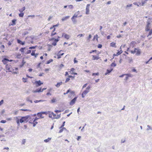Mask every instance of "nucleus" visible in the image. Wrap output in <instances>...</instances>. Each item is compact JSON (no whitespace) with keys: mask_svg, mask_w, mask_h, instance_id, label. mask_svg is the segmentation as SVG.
Listing matches in <instances>:
<instances>
[{"mask_svg":"<svg viewBox=\"0 0 152 152\" xmlns=\"http://www.w3.org/2000/svg\"><path fill=\"white\" fill-rule=\"evenodd\" d=\"M6 69L8 72H11L13 73L16 74L18 73V68L15 67L14 65L7 64Z\"/></svg>","mask_w":152,"mask_h":152,"instance_id":"obj_1","label":"nucleus"},{"mask_svg":"<svg viewBox=\"0 0 152 152\" xmlns=\"http://www.w3.org/2000/svg\"><path fill=\"white\" fill-rule=\"evenodd\" d=\"M29 116H26L24 117H22L20 120V122L21 123L27 122L28 119L29 118Z\"/></svg>","mask_w":152,"mask_h":152,"instance_id":"obj_2","label":"nucleus"},{"mask_svg":"<svg viewBox=\"0 0 152 152\" xmlns=\"http://www.w3.org/2000/svg\"><path fill=\"white\" fill-rule=\"evenodd\" d=\"M131 53L132 54L136 53V55L138 56L140 55L141 53L140 50L138 48H135L134 51L131 50Z\"/></svg>","mask_w":152,"mask_h":152,"instance_id":"obj_3","label":"nucleus"},{"mask_svg":"<svg viewBox=\"0 0 152 152\" xmlns=\"http://www.w3.org/2000/svg\"><path fill=\"white\" fill-rule=\"evenodd\" d=\"M90 88V86H88L86 88V90H85L82 94V96L83 98L88 93Z\"/></svg>","mask_w":152,"mask_h":152,"instance_id":"obj_4","label":"nucleus"},{"mask_svg":"<svg viewBox=\"0 0 152 152\" xmlns=\"http://www.w3.org/2000/svg\"><path fill=\"white\" fill-rule=\"evenodd\" d=\"M80 14V12L79 11H78L77 12H76L75 14L74 15L73 17L72 18V21L75 22H76V21L75 20V18L78 17H80L81 16H78V15Z\"/></svg>","mask_w":152,"mask_h":152,"instance_id":"obj_5","label":"nucleus"},{"mask_svg":"<svg viewBox=\"0 0 152 152\" xmlns=\"http://www.w3.org/2000/svg\"><path fill=\"white\" fill-rule=\"evenodd\" d=\"M43 114L47 115V113L45 112H41L38 113L37 115L39 118H44V116L42 115Z\"/></svg>","mask_w":152,"mask_h":152,"instance_id":"obj_6","label":"nucleus"},{"mask_svg":"<svg viewBox=\"0 0 152 152\" xmlns=\"http://www.w3.org/2000/svg\"><path fill=\"white\" fill-rule=\"evenodd\" d=\"M151 24L149 21H148L147 23V25L145 27V31H148L150 30Z\"/></svg>","mask_w":152,"mask_h":152,"instance_id":"obj_7","label":"nucleus"},{"mask_svg":"<svg viewBox=\"0 0 152 152\" xmlns=\"http://www.w3.org/2000/svg\"><path fill=\"white\" fill-rule=\"evenodd\" d=\"M60 37L59 36H58L57 38L55 39L54 38H51L52 40H54V42L52 44L53 45L55 46L56 45V43L58 42L59 40V38Z\"/></svg>","mask_w":152,"mask_h":152,"instance_id":"obj_8","label":"nucleus"},{"mask_svg":"<svg viewBox=\"0 0 152 152\" xmlns=\"http://www.w3.org/2000/svg\"><path fill=\"white\" fill-rule=\"evenodd\" d=\"M75 76H72V75H68V77L66 78L65 80V83H67L69 82L70 80V78H71V80H74L75 79Z\"/></svg>","mask_w":152,"mask_h":152,"instance_id":"obj_9","label":"nucleus"},{"mask_svg":"<svg viewBox=\"0 0 152 152\" xmlns=\"http://www.w3.org/2000/svg\"><path fill=\"white\" fill-rule=\"evenodd\" d=\"M100 52L99 53L97 54V55H92V60H98L100 58L99 57V54L100 53Z\"/></svg>","mask_w":152,"mask_h":152,"instance_id":"obj_10","label":"nucleus"},{"mask_svg":"<svg viewBox=\"0 0 152 152\" xmlns=\"http://www.w3.org/2000/svg\"><path fill=\"white\" fill-rule=\"evenodd\" d=\"M46 88H43V89H42L41 88H40L37 89L36 90L34 91L33 92L34 93H37V92H42L44 90H45Z\"/></svg>","mask_w":152,"mask_h":152,"instance_id":"obj_11","label":"nucleus"},{"mask_svg":"<svg viewBox=\"0 0 152 152\" xmlns=\"http://www.w3.org/2000/svg\"><path fill=\"white\" fill-rule=\"evenodd\" d=\"M64 37L67 39H69L70 38L69 35L65 33H62V37Z\"/></svg>","mask_w":152,"mask_h":152,"instance_id":"obj_12","label":"nucleus"},{"mask_svg":"<svg viewBox=\"0 0 152 152\" xmlns=\"http://www.w3.org/2000/svg\"><path fill=\"white\" fill-rule=\"evenodd\" d=\"M35 83L37 87H38L41 86L43 84V83L41 82L40 80H39L37 81H36L35 82Z\"/></svg>","mask_w":152,"mask_h":152,"instance_id":"obj_13","label":"nucleus"},{"mask_svg":"<svg viewBox=\"0 0 152 152\" xmlns=\"http://www.w3.org/2000/svg\"><path fill=\"white\" fill-rule=\"evenodd\" d=\"M136 44L137 43L135 41H133L131 42L130 44V47H132V48H133L135 46Z\"/></svg>","mask_w":152,"mask_h":152,"instance_id":"obj_14","label":"nucleus"},{"mask_svg":"<svg viewBox=\"0 0 152 152\" xmlns=\"http://www.w3.org/2000/svg\"><path fill=\"white\" fill-rule=\"evenodd\" d=\"M77 98V97H75L74 98L72 99L70 102V105H72L74 104L75 103Z\"/></svg>","mask_w":152,"mask_h":152,"instance_id":"obj_15","label":"nucleus"},{"mask_svg":"<svg viewBox=\"0 0 152 152\" xmlns=\"http://www.w3.org/2000/svg\"><path fill=\"white\" fill-rule=\"evenodd\" d=\"M36 51V50H34L32 51V52L31 53V55L32 56H34L35 58H36L38 55L39 54L38 53H35V52Z\"/></svg>","mask_w":152,"mask_h":152,"instance_id":"obj_16","label":"nucleus"},{"mask_svg":"<svg viewBox=\"0 0 152 152\" xmlns=\"http://www.w3.org/2000/svg\"><path fill=\"white\" fill-rule=\"evenodd\" d=\"M16 20L15 19H13L12 21V23H10L9 24V26H14L16 24Z\"/></svg>","mask_w":152,"mask_h":152,"instance_id":"obj_17","label":"nucleus"},{"mask_svg":"<svg viewBox=\"0 0 152 152\" xmlns=\"http://www.w3.org/2000/svg\"><path fill=\"white\" fill-rule=\"evenodd\" d=\"M61 114H60L59 115H56V114L53 113L52 118L54 119H58L60 117Z\"/></svg>","mask_w":152,"mask_h":152,"instance_id":"obj_18","label":"nucleus"},{"mask_svg":"<svg viewBox=\"0 0 152 152\" xmlns=\"http://www.w3.org/2000/svg\"><path fill=\"white\" fill-rule=\"evenodd\" d=\"M90 6L89 4H87L86 8V14H88L89 12V7Z\"/></svg>","mask_w":152,"mask_h":152,"instance_id":"obj_19","label":"nucleus"},{"mask_svg":"<svg viewBox=\"0 0 152 152\" xmlns=\"http://www.w3.org/2000/svg\"><path fill=\"white\" fill-rule=\"evenodd\" d=\"M61 50H60L58 53V54L57 55V58L58 59H59L61 58V56H63L64 54V53H60Z\"/></svg>","mask_w":152,"mask_h":152,"instance_id":"obj_20","label":"nucleus"},{"mask_svg":"<svg viewBox=\"0 0 152 152\" xmlns=\"http://www.w3.org/2000/svg\"><path fill=\"white\" fill-rule=\"evenodd\" d=\"M69 92H70V93L71 94H73V95H74L75 94V92L74 91H71L70 89H69V90H68L66 92V93H64V94L65 95L66 94H67L68 93H69Z\"/></svg>","mask_w":152,"mask_h":152,"instance_id":"obj_21","label":"nucleus"},{"mask_svg":"<svg viewBox=\"0 0 152 152\" xmlns=\"http://www.w3.org/2000/svg\"><path fill=\"white\" fill-rule=\"evenodd\" d=\"M26 63V61L23 59L22 60L21 64H20L19 65V67L20 68L22 67L23 66V65H24V64Z\"/></svg>","mask_w":152,"mask_h":152,"instance_id":"obj_22","label":"nucleus"},{"mask_svg":"<svg viewBox=\"0 0 152 152\" xmlns=\"http://www.w3.org/2000/svg\"><path fill=\"white\" fill-rule=\"evenodd\" d=\"M26 63V61L23 59L22 60L21 64H20L19 65V67L20 68L22 67L23 66V65H24V64Z\"/></svg>","mask_w":152,"mask_h":152,"instance_id":"obj_23","label":"nucleus"},{"mask_svg":"<svg viewBox=\"0 0 152 152\" xmlns=\"http://www.w3.org/2000/svg\"><path fill=\"white\" fill-rule=\"evenodd\" d=\"M9 61V59L6 58H4L2 60V61L4 64H6L8 61Z\"/></svg>","mask_w":152,"mask_h":152,"instance_id":"obj_24","label":"nucleus"},{"mask_svg":"<svg viewBox=\"0 0 152 152\" xmlns=\"http://www.w3.org/2000/svg\"><path fill=\"white\" fill-rule=\"evenodd\" d=\"M113 70V68H111L110 70L107 69V72L105 74V75H106L109 74V73H110Z\"/></svg>","mask_w":152,"mask_h":152,"instance_id":"obj_25","label":"nucleus"},{"mask_svg":"<svg viewBox=\"0 0 152 152\" xmlns=\"http://www.w3.org/2000/svg\"><path fill=\"white\" fill-rule=\"evenodd\" d=\"M116 44L115 43L112 42L110 43V46L116 48Z\"/></svg>","mask_w":152,"mask_h":152,"instance_id":"obj_26","label":"nucleus"},{"mask_svg":"<svg viewBox=\"0 0 152 152\" xmlns=\"http://www.w3.org/2000/svg\"><path fill=\"white\" fill-rule=\"evenodd\" d=\"M17 42L18 43H19L21 45H24L25 43V42H22V41L19 39L17 40Z\"/></svg>","mask_w":152,"mask_h":152,"instance_id":"obj_27","label":"nucleus"},{"mask_svg":"<svg viewBox=\"0 0 152 152\" xmlns=\"http://www.w3.org/2000/svg\"><path fill=\"white\" fill-rule=\"evenodd\" d=\"M121 53L122 52H121L120 51L118 50V52L116 53V54L115 53L113 54V56H117L121 54Z\"/></svg>","mask_w":152,"mask_h":152,"instance_id":"obj_28","label":"nucleus"},{"mask_svg":"<svg viewBox=\"0 0 152 152\" xmlns=\"http://www.w3.org/2000/svg\"><path fill=\"white\" fill-rule=\"evenodd\" d=\"M55 30L56 28H54L51 35V37L57 34V33L56 32H54V31H55Z\"/></svg>","mask_w":152,"mask_h":152,"instance_id":"obj_29","label":"nucleus"},{"mask_svg":"<svg viewBox=\"0 0 152 152\" xmlns=\"http://www.w3.org/2000/svg\"><path fill=\"white\" fill-rule=\"evenodd\" d=\"M62 84V82H61L59 83H58L56 85V86L57 88H58L60 86V85H61Z\"/></svg>","mask_w":152,"mask_h":152,"instance_id":"obj_30","label":"nucleus"},{"mask_svg":"<svg viewBox=\"0 0 152 152\" xmlns=\"http://www.w3.org/2000/svg\"><path fill=\"white\" fill-rule=\"evenodd\" d=\"M95 39H96L97 41H98V35L97 34H96L94 36L93 40H94Z\"/></svg>","mask_w":152,"mask_h":152,"instance_id":"obj_31","label":"nucleus"},{"mask_svg":"<svg viewBox=\"0 0 152 152\" xmlns=\"http://www.w3.org/2000/svg\"><path fill=\"white\" fill-rule=\"evenodd\" d=\"M51 138L49 137L46 139L44 140V141L45 142H49L51 139Z\"/></svg>","mask_w":152,"mask_h":152,"instance_id":"obj_32","label":"nucleus"},{"mask_svg":"<svg viewBox=\"0 0 152 152\" xmlns=\"http://www.w3.org/2000/svg\"><path fill=\"white\" fill-rule=\"evenodd\" d=\"M25 7H23L22 9L19 10V11L21 13L23 12L25 10Z\"/></svg>","mask_w":152,"mask_h":152,"instance_id":"obj_33","label":"nucleus"},{"mask_svg":"<svg viewBox=\"0 0 152 152\" xmlns=\"http://www.w3.org/2000/svg\"><path fill=\"white\" fill-rule=\"evenodd\" d=\"M69 16H66L64 17L62 19V20L63 21L65 20H66L68 18H69Z\"/></svg>","mask_w":152,"mask_h":152,"instance_id":"obj_34","label":"nucleus"},{"mask_svg":"<svg viewBox=\"0 0 152 152\" xmlns=\"http://www.w3.org/2000/svg\"><path fill=\"white\" fill-rule=\"evenodd\" d=\"M53 61V59H50L49 60L47 61V62L46 63V64H48L51 62H52Z\"/></svg>","mask_w":152,"mask_h":152,"instance_id":"obj_35","label":"nucleus"},{"mask_svg":"<svg viewBox=\"0 0 152 152\" xmlns=\"http://www.w3.org/2000/svg\"><path fill=\"white\" fill-rule=\"evenodd\" d=\"M60 130H59L58 133H61L64 130V129H66V128L64 127L62 128L61 129H60Z\"/></svg>","mask_w":152,"mask_h":152,"instance_id":"obj_36","label":"nucleus"},{"mask_svg":"<svg viewBox=\"0 0 152 152\" xmlns=\"http://www.w3.org/2000/svg\"><path fill=\"white\" fill-rule=\"evenodd\" d=\"M53 112H51L50 113L49 115V117L50 118H52L53 115Z\"/></svg>","mask_w":152,"mask_h":152,"instance_id":"obj_37","label":"nucleus"},{"mask_svg":"<svg viewBox=\"0 0 152 152\" xmlns=\"http://www.w3.org/2000/svg\"><path fill=\"white\" fill-rule=\"evenodd\" d=\"M37 123L38 122L36 121H34V120H33V124L34 126L36 124H37Z\"/></svg>","mask_w":152,"mask_h":152,"instance_id":"obj_38","label":"nucleus"},{"mask_svg":"<svg viewBox=\"0 0 152 152\" xmlns=\"http://www.w3.org/2000/svg\"><path fill=\"white\" fill-rule=\"evenodd\" d=\"M149 31H150L148 33V37L151 35V34H152V28Z\"/></svg>","mask_w":152,"mask_h":152,"instance_id":"obj_39","label":"nucleus"},{"mask_svg":"<svg viewBox=\"0 0 152 152\" xmlns=\"http://www.w3.org/2000/svg\"><path fill=\"white\" fill-rule=\"evenodd\" d=\"M20 110L24 111H31L28 109H21Z\"/></svg>","mask_w":152,"mask_h":152,"instance_id":"obj_40","label":"nucleus"},{"mask_svg":"<svg viewBox=\"0 0 152 152\" xmlns=\"http://www.w3.org/2000/svg\"><path fill=\"white\" fill-rule=\"evenodd\" d=\"M24 15V13L23 12H21L19 14V16L20 17H23Z\"/></svg>","mask_w":152,"mask_h":152,"instance_id":"obj_41","label":"nucleus"},{"mask_svg":"<svg viewBox=\"0 0 152 152\" xmlns=\"http://www.w3.org/2000/svg\"><path fill=\"white\" fill-rule=\"evenodd\" d=\"M56 99L55 98H53L51 100L52 103H54L56 101Z\"/></svg>","mask_w":152,"mask_h":152,"instance_id":"obj_42","label":"nucleus"},{"mask_svg":"<svg viewBox=\"0 0 152 152\" xmlns=\"http://www.w3.org/2000/svg\"><path fill=\"white\" fill-rule=\"evenodd\" d=\"M34 118H31L29 119V122L30 123H31L34 120Z\"/></svg>","mask_w":152,"mask_h":152,"instance_id":"obj_43","label":"nucleus"},{"mask_svg":"<svg viewBox=\"0 0 152 152\" xmlns=\"http://www.w3.org/2000/svg\"><path fill=\"white\" fill-rule=\"evenodd\" d=\"M138 4V6H143L142 5V2H137Z\"/></svg>","mask_w":152,"mask_h":152,"instance_id":"obj_44","label":"nucleus"},{"mask_svg":"<svg viewBox=\"0 0 152 152\" xmlns=\"http://www.w3.org/2000/svg\"><path fill=\"white\" fill-rule=\"evenodd\" d=\"M57 26H58V25H57V24L54 25H53V26H52L50 28V29H52L53 28L54 29V28H55V27H56Z\"/></svg>","mask_w":152,"mask_h":152,"instance_id":"obj_45","label":"nucleus"},{"mask_svg":"<svg viewBox=\"0 0 152 152\" xmlns=\"http://www.w3.org/2000/svg\"><path fill=\"white\" fill-rule=\"evenodd\" d=\"M22 80L23 82L25 83L27 81V79L23 77L22 78Z\"/></svg>","mask_w":152,"mask_h":152,"instance_id":"obj_46","label":"nucleus"},{"mask_svg":"<svg viewBox=\"0 0 152 152\" xmlns=\"http://www.w3.org/2000/svg\"><path fill=\"white\" fill-rule=\"evenodd\" d=\"M116 66V64H115V62H113L111 64V66H112L115 67V66Z\"/></svg>","mask_w":152,"mask_h":152,"instance_id":"obj_47","label":"nucleus"},{"mask_svg":"<svg viewBox=\"0 0 152 152\" xmlns=\"http://www.w3.org/2000/svg\"><path fill=\"white\" fill-rule=\"evenodd\" d=\"M25 49V48H22L20 49V51H21L22 52H23L24 51Z\"/></svg>","mask_w":152,"mask_h":152,"instance_id":"obj_48","label":"nucleus"},{"mask_svg":"<svg viewBox=\"0 0 152 152\" xmlns=\"http://www.w3.org/2000/svg\"><path fill=\"white\" fill-rule=\"evenodd\" d=\"M42 101H43V100H36L34 101V102L35 103H37L39 102H42Z\"/></svg>","mask_w":152,"mask_h":152,"instance_id":"obj_49","label":"nucleus"},{"mask_svg":"<svg viewBox=\"0 0 152 152\" xmlns=\"http://www.w3.org/2000/svg\"><path fill=\"white\" fill-rule=\"evenodd\" d=\"M125 75H126L128 77H132V75L130 74H125Z\"/></svg>","mask_w":152,"mask_h":152,"instance_id":"obj_50","label":"nucleus"},{"mask_svg":"<svg viewBox=\"0 0 152 152\" xmlns=\"http://www.w3.org/2000/svg\"><path fill=\"white\" fill-rule=\"evenodd\" d=\"M37 47V46H31V47H30L29 48V49H35Z\"/></svg>","mask_w":152,"mask_h":152,"instance_id":"obj_51","label":"nucleus"},{"mask_svg":"<svg viewBox=\"0 0 152 152\" xmlns=\"http://www.w3.org/2000/svg\"><path fill=\"white\" fill-rule=\"evenodd\" d=\"M98 48H101L102 47V45L101 44H99L98 45Z\"/></svg>","mask_w":152,"mask_h":152,"instance_id":"obj_52","label":"nucleus"},{"mask_svg":"<svg viewBox=\"0 0 152 152\" xmlns=\"http://www.w3.org/2000/svg\"><path fill=\"white\" fill-rule=\"evenodd\" d=\"M75 70V69L73 68H72L71 69L70 72H74Z\"/></svg>","mask_w":152,"mask_h":152,"instance_id":"obj_53","label":"nucleus"},{"mask_svg":"<svg viewBox=\"0 0 152 152\" xmlns=\"http://www.w3.org/2000/svg\"><path fill=\"white\" fill-rule=\"evenodd\" d=\"M68 7L70 9H73V6L72 5H68Z\"/></svg>","mask_w":152,"mask_h":152,"instance_id":"obj_54","label":"nucleus"},{"mask_svg":"<svg viewBox=\"0 0 152 152\" xmlns=\"http://www.w3.org/2000/svg\"><path fill=\"white\" fill-rule=\"evenodd\" d=\"M99 73H93L92 74V76H94V75H99Z\"/></svg>","mask_w":152,"mask_h":152,"instance_id":"obj_55","label":"nucleus"},{"mask_svg":"<svg viewBox=\"0 0 152 152\" xmlns=\"http://www.w3.org/2000/svg\"><path fill=\"white\" fill-rule=\"evenodd\" d=\"M6 122V121L4 120H2L0 121V123H5Z\"/></svg>","mask_w":152,"mask_h":152,"instance_id":"obj_56","label":"nucleus"},{"mask_svg":"<svg viewBox=\"0 0 152 152\" xmlns=\"http://www.w3.org/2000/svg\"><path fill=\"white\" fill-rule=\"evenodd\" d=\"M91 37L92 36L91 34H90L89 35V36L88 38V40L89 41L90 40V39L91 38Z\"/></svg>","mask_w":152,"mask_h":152,"instance_id":"obj_57","label":"nucleus"},{"mask_svg":"<svg viewBox=\"0 0 152 152\" xmlns=\"http://www.w3.org/2000/svg\"><path fill=\"white\" fill-rule=\"evenodd\" d=\"M65 123V122L64 121L63 122L62 125L61 126V127H60V129H61V128H63V127L64 126Z\"/></svg>","mask_w":152,"mask_h":152,"instance_id":"obj_58","label":"nucleus"},{"mask_svg":"<svg viewBox=\"0 0 152 152\" xmlns=\"http://www.w3.org/2000/svg\"><path fill=\"white\" fill-rule=\"evenodd\" d=\"M26 142V140L25 139H23L22 140V144H24Z\"/></svg>","mask_w":152,"mask_h":152,"instance_id":"obj_59","label":"nucleus"},{"mask_svg":"<svg viewBox=\"0 0 152 152\" xmlns=\"http://www.w3.org/2000/svg\"><path fill=\"white\" fill-rule=\"evenodd\" d=\"M16 122H17V124L18 125H20V120L19 119H18L16 121Z\"/></svg>","mask_w":152,"mask_h":152,"instance_id":"obj_60","label":"nucleus"},{"mask_svg":"<svg viewBox=\"0 0 152 152\" xmlns=\"http://www.w3.org/2000/svg\"><path fill=\"white\" fill-rule=\"evenodd\" d=\"M74 63H77V61L76 60V58H74Z\"/></svg>","mask_w":152,"mask_h":152,"instance_id":"obj_61","label":"nucleus"},{"mask_svg":"<svg viewBox=\"0 0 152 152\" xmlns=\"http://www.w3.org/2000/svg\"><path fill=\"white\" fill-rule=\"evenodd\" d=\"M64 66V65H63V64H61L59 66V67L60 68H61L62 67H63V66Z\"/></svg>","mask_w":152,"mask_h":152,"instance_id":"obj_62","label":"nucleus"},{"mask_svg":"<svg viewBox=\"0 0 152 152\" xmlns=\"http://www.w3.org/2000/svg\"><path fill=\"white\" fill-rule=\"evenodd\" d=\"M44 73L42 72V73H40L39 75V76H42L43 75H44Z\"/></svg>","mask_w":152,"mask_h":152,"instance_id":"obj_63","label":"nucleus"},{"mask_svg":"<svg viewBox=\"0 0 152 152\" xmlns=\"http://www.w3.org/2000/svg\"><path fill=\"white\" fill-rule=\"evenodd\" d=\"M4 102V100H1L0 102V105L2 104Z\"/></svg>","mask_w":152,"mask_h":152,"instance_id":"obj_64","label":"nucleus"}]
</instances>
